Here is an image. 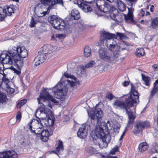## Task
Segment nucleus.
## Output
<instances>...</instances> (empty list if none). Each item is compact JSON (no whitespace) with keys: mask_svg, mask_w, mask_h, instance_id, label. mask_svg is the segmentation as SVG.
I'll return each instance as SVG.
<instances>
[{"mask_svg":"<svg viewBox=\"0 0 158 158\" xmlns=\"http://www.w3.org/2000/svg\"><path fill=\"white\" fill-rule=\"evenodd\" d=\"M93 110L91 111L90 113L88 111V113L91 118L92 123L96 125L95 130V135L98 139L102 140L103 144L99 143L98 145L102 148H106L107 146L108 143L110 141V135L105 133V131H107L109 129L106 123H101L103 114L102 111L100 108H98L96 106Z\"/></svg>","mask_w":158,"mask_h":158,"instance_id":"f257e3e1","label":"nucleus"},{"mask_svg":"<svg viewBox=\"0 0 158 158\" xmlns=\"http://www.w3.org/2000/svg\"><path fill=\"white\" fill-rule=\"evenodd\" d=\"M39 97L37 100L39 104H40V106L36 110V115L37 114H44L48 119L51 120V125H53L55 119L52 114V112L50 110L52 108V103L51 102L56 103L57 102L56 100L50 95L45 88L42 89V93H40Z\"/></svg>","mask_w":158,"mask_h":158,"instance_id":"f03ea898","label":"nucleus"},{"mask_svg":"<svg viewBox=\"0 0 158 158\" xmlns=\"http://www.w3.org/2000/svg\"><path fill=\"white\" fill-rule=\"evenodd\" d=\"M137 103V101L134 100L133 98L130 96L128 98H126L124 101L119 100H116L114 103L113 105L116 108H118L125 110L129 118V121L127 127L131 129L132 127L134 119L135 118L132 111L128 110L132 107H134L135 104Z\"/></svg>","mask_w":158,"mask_h":158,"instance_id":"7ed1b4c3","label":"nucleus"},{"mask_svg":"<svg viewBox=\"0 0 158 158\" xmlns=\"http://www.w3.org/2000/svg\"><path fill=\"white\" fill-rule=\"evenodd\" d=\"M17 49L14 47L12 49L8 51L3 52L0 55V59L3 63L11 64H14L18 69H20L23 65V59L18 56Z\"/></svg>","mask_w":158,"mask_h":158,"instance_id":"20e7f679","label":"nucleus"},{"mask_svg":"<svg viewBox=\"0 0 158 158\" xmlns=\"http://www.w3.org/2000/svg\"><path fill=\"white\" fill-rule=\"evenodd\" d=\"M40 3L38 4L35 7L37 16L42 17L49 13L50 10L53 8L54 6L57 3L63 5L62 0H39Z\"/></svg>","mask_w":158,"mask_h":158,"instance_id":"39448f33","label":"nucleus"},{"mask_svg":"<svg viewBox=\"0 0 158 158\" xmlns=\"http://www.w3.org/2000/svg\"><path fill=\"white\" fill-rule=\"evenodd\" d=\"M48 21L55 28L64 30L66 32H69V25L57 16L53 15L49 16Z\"/></svg>","mask_w":158,"mask_h":158,"instance_id":"423d86ee","label":"nucleus"},{"mask_svg":"<svg viewBox=\"0 0 158 158\" xmlns=\"http://www.w3.org/2000/svg\"><path fill=\"white\" fill-rule=\"evenodd\" d=\"M117 36L119 37L121 39H124L126 35L124 34L117 32L116 35L114 34H111L109 32L104 31L103 32L100 37V40L101 42L106 40L105 44L106 45H116V42L113 39H116Z\"/></svg>","mask_w":158,"mask_h":158,"instance_id":"0eeeda50","label":"nucleus"},{"mask_svg":"<svg viewBox=\"0 0 158 158\" xmlns=\"http://www.w3.org/2000/svg\"><path fill=\"white\" fill-rule=\"evenodd\" d=\"M55 88L57 90L54 92V94L56 98L58 99L63 98L66 95L68 91L67 87L65 86H64L60 83L57 84Z\"/></svg>","mask_w":158,"mask_h":158,"instance_id":"6e6552de","label":"nucleus"},{"mask_svg":"<svg viewBox=\"0 0 158 158\" xmlns=\"http://www.w3.org/2000/svg\"><path fill=\"white\" fill-rule=\"evenodd\" d=\"M98 56L100 59L107 62L114 60V59L111 54L109 53L107 49L101 47L98 51Z\"/></svg>","mask_w":158,"mask_h":158,"instance_id":"1a4fd4ad","label":"nucleus"},{"mask_svg":"<svg viewBox=\"0 0 158 158\" xmlns=\"http://www.w3.org/2000/svg\"><path fill=\"white\" fill-rule=\"evenodd\" d=\"M96 4L97 7L101 12L107 13L110 11V4L104 0H97Z\"/></svg>","mask_w":158,"mask_h":158,"instance_id":"9d476101","label":"nucleus"},{"mask_svg":"<svg viewBox=\"0 0 158 158\" xmlns=\"http://www.w3.org/2000/svg\"><path fill=\"white\" fill-rule=\"evenodd\" d=\"M90 129V125L88 124H83L78 129L77 132V136L83 139L87 136L88 131Z\"/></svg>","mask_w":158,"mask_h":158,"instance_id":"9b49d317","label":"nucleus"},{"mask_svg":"<svg viewBox=\"0 0 158 158\" xmlns=\"http://www.w3.org/2000/svg\"><path fill=\"white\" fill-rule=\"evenodd\" d=\"M128 12L127 14L124 15L125 21L127 23L135 24V22L133 19V12L134 10V9L131 7L130 8L128 7Z\"/></svg>","mask_w":158,"mask_h":158,"instance_id":"f8f14e48","label":"nucleus"},{"mask_svg":"<svg viewBox=\"0 0 158 158\" xmlns=\"http://www.w3.org/2000/svg\"><path fill=\"white\" fill-rule=\"evenodd\" d=\"M16 152L13 150L9 151L0 153V158H17Z\"/></svg>","mask_w":158,"mask_h":158,"instance_id":"ddd939ff","label":"nucleus"},{"mask_svg":"<svg viewBox=\"0 0 158 158\" xmlns=\"http://www.w3.org/2000/svg\"><path fill=\"white\" fill-rule=\"evenodd\" d=\"M75 4H77L84 12H89L92 11V8L88 4L84 2H81V1H76L74 2Z\"/></svg>","mask_w":158,"mask_h":158,"instance_id":"4468645a","label":"nucleus"},{"mask_svg":"<svg viewBox=\"0 0 158 158\" xmlns=\"http://www.w3.org/2000/svg\"><path fill=\"white\" fill-rule=\"evenodd\" d=\"M136 131L140 132L145 127H148L150 126L149 123L147 121L140 122L136 124Z\"/></svg>","mask_w":158,"mask_h":158,"instance_id":"2eb2a0df","label":"nucleus"},{"mask_svg":"<svg viewBox=\"0 0 158 158\" xmlns=\"http://www.w3.org/2000/svg\"><path fill=\"white\" fill-rule=\"evenodd\" d=\"M53 133V131L51 130L49 132L48 130H43V131H41V133L40 134L41 138L42 140L44 142L47 141L48 139V137L49 135H52Z\"/></svg>","mask_w":158,"mask_h":158,"instance_id":"dca6fc26","label":"nucleus"},{"mask_svg":"<svg viewBox=\"0 0 158 158\" xmlns=\"http://www.w3.org/2000/svg\"><path fill=\"white\" fill-rule=\"evenodd\" d=\"M18 50L17 54L22 58L26 57L28 54V51L24 47H16Z\"/></svg>","mask_w":158,"mask_h":158,"instance_id":"f3484780","label":"nucleus"},{"mask_svg":"<svg viewBox=\"0 0 158 158\" xmlns=\"http://www.w3.org/2000/svg\"><path fill=\"white\" fill-rule=\"evenodd\" d=\"M46 59V56L41 53L35 58L34 60L35 65H38L44 62Z\"/></svg>","mask_w":158,"mask_h":158,"instance_id":"a211bd4d","label":"nucleus"},{"mask_svg":"<svg viewBox=\"0 0 158 158\" xmlns=\"http://www.w3.org/2000/svg\"><path fill=\"white\" fill-rule=\"evenodd\" d=\"M40 114H37L36 115H35L36 118H38V120H36V121L37 122V125H40V126L38 127L35 130L33 131V133H35L36 134L40 135L41 133V131H43V130L42 129L43 126L41 122V121L40 118H39L37 115H40ZM35 115H36L35 114Z\"/></svg>","mask_w":158,"mask_h":158,"instance_id":"6ab92c4d","label":"nucleus"},{"mask_svg":"<svg viewBox=\"0 0 158 158\" xmlns=\"http://www.w3.org/2000/svg\"><path fill=\"white\" fill-rule=\"evenodd\" d=\"M158 90V79L156 80L154 83V87L151 92L150 95L149 96V100L152 99V97L155 95Z\"/></svg>","mask_w":158,"mask_h":158,"instance_id":"aec40b11","label":"nucleus"},{"mask_svg":"<svg viewBox=\"0 0 158 158\" xmlns=\"http://www.w3.org/2000/svg\"><path fill=\"white\" fill-rule=\"evenodd\" d=\"M50 47V45H44L40 48L39 52L44 55H46L48 53H50L51 52V51L49 49Z\"/></svg>","mask_w":158,"mask_h":158,"instance_id":"412c9836","label":"nucleus"},{"mask_svg":"<svg viewBox=\"0 0 158 158\" xmlns=\"http://www.w3.org/2000/svg\"><path fill=\"white\" fill-rule=\"evenodd\" d=\"M131 92L133 94V95L134 96V98H135V99H134V98H133L134 100L137 101V102H139V100H138V99L139 98V94L138 93L137 90H136L135 88L133 87V86H132L131 89ZM131 96L133 98V96H132V95L131 94L130 95L128 96V98L129 97Z\"/></svg>","mask_w":158,"mask_h":158,"instance_id":"4be33fe9","label":"nucleus"},{"mask_svg":"<svg viewBox=\"0 0 158 158\" xmlns=\"http://www.w3.org/2000/svg\"><path fill=\"white\" fill-rule=\"evenodd\" d=\"M116 3L118 5V9L121 11L123 12L126 9V5L122 1L120 0H117Z\"/></svg>","mask_w":158,"mask_h":158,"instance_id":"5701e85b","label":"nucleus"},{"mask_svg":"<svg viewBox=\"0 0 158 158\" xmlns=\"http://www.w3.org/2000/svg\"><path fill=\"white\" fill-rule=\"evenodd\" d=\"M148 148V145L145 142L140 143L138 149L139 151L143 152L145 151Z\"/></svg>","mask_w":158,"mask_h":158,"instance_id":"b1692460","label":"nucleus"},{"mask_svg":"<svg viewBox=\"0 0 158 158\" xmlns=\"http://www.w3.org/2000/svg\"><path fill=\"white\" fill-rule=\"evenodd\" d=\"M4 13L6 15L10 16L12 13L14 12V10L12 7L8 6H5L4 7Z\"/></svg>","mask_w":158,"mask_h":158,"instance_id":"393cba45","label":"nucleus"},{"mask_svg":"<svg viewBox=\"0 0 158 158\" xmlns=\"http://www.w3.org/2000/svg\"><path fill=\"white\" fill-rule=\"evenodd\" d=\"M129 45V43L128 42H123L120 45H117V48L118 50H123L124 49L127 50V46Z\"/></svg>","mask_w":158,"mask_h":158,"instance_id":"a878e982","label":"nucleus"},{"mask_svg":"<svg viewBox=\"0 0 158 158\" xmlns=\"http://www.w3.org/2000/svg\"><path fill=\"white\" fill-rule=\"evenodd\" d=\"M71 16L75 20H77L80 18V15L77 10H73L71 12Z\"/></svg>","mask_w":158,"mask_h":158,"instance_id":"bb28decb","label":"nucleus"},{"mask_svg":"<svg viewBox=\"0 0 158 158\" xmlns=\"http://www.w3.org/2000/svg\"><path fill=\"white\" fill-rule=\"evenodd\" d=\"M142 79L144 81V84L148 86H149L150 85V81H151L150 78L148 77L145 76L143 73L141 74Z\"/></svg>","mask_w":158,"mask_h":158,"instance_id":"cd10ccee","label":"nucleus"},{"mask_svg":"<svg viewBox=\"0 0 158 158\" xmlns=\"http://www.w3.org/2000/svg\"><path fill=\"white\" fill-rule=\"evenodd\" d=\"M151 27L154 29L158 27V17H156L152 20Z\"/></svg>","mask_w":158,"mask_h":158,"instance_id":"c85d7f7f","label":"nucleus"},{"mask_svg":"<svg viewBox=\"0 0 158 158\" xmlns=\"http://www.w3.org/2000/svg\"><path fill=\"white\" fill-rule=\"evenodd\" d=\"M7 100V98L6 94L0 91V103L3 104L6 102Z\"/></svg>","mask_w":158,"mask_h":158,"instance_id":"c756f323","label":"nucleus"},{"mask_svg":"<svg viewBox=\"0 0 158 158\" xmlns=\"http://www.w3.org/2000/svg\"><path fill=\"white\" fill-rule=\"evenodd\" d=\"M135 54L139 57L143 56L144 54V51L143 48H140L137 49L135 53Z\"/></svg>","mask_w":158,"mask_h":158,"instance_id":"7c9ffc66","label":"nucleus"},{"mask_svg":"<svg viewBox=\"0 0 158 158\" xmlns=\"http://www.w3.org/2000/svg\"><path fill=\"white\" fill-rule=\"evenodd\" d=\"M91 49L89 47H86L84 49V54L86 57L90 56L91 55Z\"/></svg>","mask_w":158,"mask_h":158,"instance_id":"2f4dec72","label":"nucleus"},{"mask_svg":"<svg viewBox=\"0 0 158 158\" xmlns=\"http://www.w3.org/2000/svg\"><path fill=\"white\" fill-rule=\"evenodd\" d=\"M151 149L152 152H158V145L156 143H153Z\"/></svg>","mask_w":158,"mask_h":158,"instance_id":"473e14b6","label":"nucleus"},{"mask_svg":"<svg viewBox=\"0 0 158 158\" xmlns=\"http://www.w3.org/2000/svg\"><path fill=\"white\" fill-rule=\"evenodd\" d=\"M56 151L59 152L60 151H63V143L61 141L59 140L58 146L56 148Z\"/></svg>","mask_w":158,"mask_h":158,"instance_id":"72a5a7b5","label":"nucleus"},{"mask_svg":"<svg viewBox=\"0 0 158 158\" xmlns=\"http://www.w3.org/2000/svg\"><path fill=\"white\" fill-rule=\"evenodd\" d=\"M27 101V99H23L19 101L17 105V108H20L21 106L26 103Z\"/></svg>","mask_w":158,"mask_h":158,"instance_id":"f704fd0d","label":"nucleus"},{"mask_svg":"<svg viewBox=\"0 0 158 158\" xmlns=\"http://www.w3.org/2000/svg\"><path fill=\"white\" fill-rule=\"evenodd\" d=\"M10 83V81L8 79L4 77L2 78V84L5 85L6 87H9V86Z\"/></svg>","mask_w":158,"mask_h":158,"instance_id":"c9c22d12","label":"nucleus"},{"mask_svg":"<svg viewBox=\"0 0 158 158\" xmlns=\"http://www.w3.org/2000/svg\"><path fill=\"white\" fill-rule=\"evenodd\" d=\"M128 5L131 6L135 4L137 0H125Z\"/></svg>","mask_w":158,"mask_h":158,"instance_id":"e433bc0d","label":"nucleus"},{"mask_svg":"<svg viewBox=\"0 0 158 158\" xmlns=\"http://www.w3.org/2000/svg\"><path fill=\"white\" fill-rule=\"evenodd\" d=\"M37 23L36 20H35L33 16H31V18L30 21V24L29 26L31 27H33L35 26V25Z\"/></svg>","mask_w":158,"mask_h":158,"instance_id":"4c0bfd02","label":"nucleus"},{"mask_svg":"<svg viewBox=\"0 0 158 158\" xmlns=\"http://www.w3.org/2000/svg\"><path fill=\"white\" fill-rule=\"evenodd\" d=\"M64 76L67 78H70L73 79L75 81H76L77 80V78L73 76L70 75L66 73H64Z\"/></svg>","mask_w":158,"mask_h":158,"instance_id":"58836bf2","label":"nucleus"},{"mask_svg":"<svg viewBox=\"0 0 158 158\" xmlns=\"http://www.w3.org/2000/svg\"><path fill=\"white\" fill-rule=\"evenodd\" d=\"M118 148L116 146L110 150V153L113 155L116 152L118 151Z\"/></svg>","mask_w":158,"mask_h":158,"instance_id":"ea45409f","label":"nucleus"},{"mask_svg":"<svg viewBox=\"0 0 158 158\" xmlns=\"http://www.w3.org/2000/svg\"><path fill=\"white\" fill-rule=\"evenodd\" d=\"M6 91L8 93L12 94L15 91V89L13 88L10 87V86H9V87H6Z\"/></svg>","mask_w":158,"mask_h":158,"instance_id":"a19ab883","label":"nucleus"},{"mask_svg":"<svg viewBox=\"0 0 158 158\" xmlns=\"http://www.w3.org/2000/svg\"><path fill=\"white\" fill-rule=\"evenodd\" d=\"M95 63L94 61L92 60L85 65L86 68H87L93 67L94 64Z\"/></svg>","mask_w":158,"mask_h":158,"instance_id":"79ce46f5","label":"nucleus"},{"mask_svg":"<svg viewBox=\"0 0 158 158\" xmlns=\"http://www.w3.org/2000/svg\"><path fill=\"white\" fill-rule=\"evenodd\" d=\"M0 15H2V16L3 18V17H5L6 16V15L4 13V8H3L0 7ZM0 20H1V19H0Z\"/></svg>","mask_w":158,"mask_h":158,"instance_id":"37998d69","label":"nucleus"},{"mask_svg":"<svg viewBox=\"0 0 158 158\" xmlns=\"http://www.w3.org/2000/svg\"><path fill=\"white\" fill-rule=\"evenodd\" d=\"M118 45V44L116 45H106V47L110 50L112 51L113 50L114 48L117 47V45Z\"/></svg>","mask_w":158,"mask_h":158,"instance_id":"c03bdc74","label":"nucleus"},{"mask_svg":"<svg viewBox=\"0 0 158 158\" xmlns=\"http://www.w3.org/2000/svg\"><path fill=\"white\" fill-rule=\"evenodd\" d=\"M67 84L71 87L74 86L75 85V82L73 81H71L69 80H67L66 81Z\"/></svg>","mask_w":158,"mask_h":158,"instance_id":"a18cd8bd","label":"nucleus"},{"mask_svg":"<svg viewBox=\"0 0 158 158\" xmlns=\"http://www.w3.org/2000/svg\"><path fill=\"white\" fill-rule=\"evenodd\" d=\"M17 120H18L19 121L21 118V113L19 111H18L17 113V114L16 116Z\"/></svg>","mask_w":158,"mask_h":158,"instance_id":"49530a36","label":"nucleus"},{"mask_svg":"<svg viewBox=\"0 0 158 158\" xmlns=\"http://www.w3.org/2000/svg\"><path fill=\"white\" fill-rule=\"evenodd\" d=\"M4 69V66L3 63L0 60V73H2L1 71L3 72L2 71Z\"/></svg>","mask_w":158,"mask_h":158,"instance_id":"de8ad7c7","label":"nucleus"},{"mask_svg":"<svg viewBox=\"0 0 158 158\" xmlns=\"http://www.w3.org/2000/svg\"><path fill=\"white\" fill-rule=\"evenodd\" d=\"M113 97L112 94L111 93H110L109 94L107 95L106 97L109 100H111L113 99Z\"/></svg>","mask_w":158,"mask_h":158,"instance_id":"09e8293b","label":"nucleus"},{"mask_svg":"<svg viewBox=\"0 0 158 158\" xmlns=\"http://www.w3.org/2000/svg\"><path fill=\"white\" fill-rule=\"evenodd\" d=\"M20 70V69H19V70H18L16 69H15L14 70V71L15 73H16L17 75H19L21 73Z\"/></svg>","mask_w":158,"mask_h":158,"instance_id":"8fccbe9b","label":"nucleus"},{"mask_svg":"<svg viewBox=\"0 0 158 158\" xmlns=\"http://www.w3.org/2000/svg\"><path fill=\"white\" fill-rule=\"evenodd\" d=\"M87 3H92L94 2L95 0H85L84 1Z\"/></svg>","mask_w":158,"mask_h":158,"instance_id":"3c124183","label":"nucleus"},{"mask_svg":"<svg viewBox=\"0 0 158 158\" xmlns=\"http://www.w3.org/2000/svg\"><path fill=\"white\" fill-rule=\"evenodd\" d=\"M103 158H117L116 156H107L103 157Z\"/></svg>","mask_w":158,"mask_h":158,"instance_id":"603ef678","label":"nucleus"},{"mask_svg":"<svg viewBox=\"0 0 158 158\" xmlns=\"http://www.w3.org/2000/svg\"><path fill=\"white\" fill-rule=\"evenodd\" d=\"M129 83L128 82L125 81H124V82L123 83V85L124 86H127V85H129Z\"/></svg>","mask_w":158,"mask_h":158,"instance_id":"864d4df0","label":"nucleus"},{"mask_svg":"<svg viewBox=\"0 0 158 158\" xmlns=\"http://www.w3.org/2000/svg\"><path fill=\"white\" fill-rule=\"evenodd\" d=\"M154 6L153 5L151 6L150 10V11L152 12H153L154 11Z\"/></svg>","mask_w":158,"mask_h":158,"instance_id":"5fc2aeb1","label":"nucleus"},{"mask_svg":"<svg viewBox=\"0 0 158 158\" xmlns=\"http://www.w3.org/2000/svg\"><path fill=\"white\" fill-rule=\"evenodd\" d=\"M152 68L154 69H156L157 68V65L156 64H154L152 66Z\"/></svg>","mask_w":158,"mask_h":158,"instance_id":"6e6d98bb","label":"nucleus"},{"mask_svg":"<svg viewBox=\"0 0 158 158\" xmlns=\"http://www.w3.org/2000/svg\"><path fill=\"white\" fill-rule=\"evenodd\" d=\"M56 37L57 38H61L63 37V35L59 34L58 35H56Z\"/></svg>","mask_w":158,"mask_h":158,"instance_id":"4d7b16f0","label":"nucleus"},{"mask_svg":"<svg viewBox=\"0 0 158 158\" xmlns=\"http://www.w3.org/2000/svg\"><path fill=\"white\" fill-rule=\"evenodd\" d=\"M80 67H81V69L83 70H84L86 68L85 65V66H80Z\"/></svg>","mask_w":158,"mask_h":158,"instance_id":"13d9d810","label":"nucleus"},{"mask_svg":"<svg viewBox=\"0 0 158 158\" xmlns=\"http://www.w3.org/2000/svg\"><path fill=\"white\" fill-rule=\"evenodd\" d=\"M2 15H0V19L1 18V20H0V21H3L4 20V19L5 18V17H3V18H2L3 17L2 16Z\"/></svg>","mask_w":158,"mask_h":158,"instance_id":"bf43d9fd","label":"nucleus"},{"mask_svg":"<svg viewBox=\"0 0 158 158\" xmlns=\"http://www.w3.org/2000/svg\"><path fill=\"white\" fill-rule=\"evenodd\" d=\"M51 40H55V38L54 35H52L51 36Z\"/></svg>","mask_w":158,"mask_h":158,"instance_id":"052dcab7","label":"nucleus"},{"mask_svg":"<svg viewBox=\"0 0 158 158\" xmlns=\"http://www.w3.org/2000/svg\"><path fill=\"white\" fill-rule=\"evenodd\" d=\"M29 129L31 131L33 132V131H34V130H33V129H32V126H30V127H29Z\"/></svg>","mask_w":158,"mask_h":158,"instance_id":"680f3d73","label":"nucleus"},{"mask_svg":"<svg viewBox=\"0 0 158 158\" xmlns=\"http://www.w3.org/2000/svg\"><path fill=\"white\" fill-rule=\"evenodd\" d=\"M126 129H125L124 131L123 132V133L122 135H123V136H124L125 135V134L126 133Z\"/></svg>","mask_w":158,"mask_h":158,"instance_id":"e2e57ef3","label":"nucleus"},{"mask_svg":"<svg viewBox=\"0 0 158 158\" xmlns=\"http://www.w3.org/2000/svg\"><path fill=\"white\" fill-rule=\"evenodd\" d=\"M107 1H109L110 2H113L114 0H106Z\"/></svg>","mask_w":158,"mask_h":158,"instance_id":"0e129e2a","label":"nucleus"},{"mask_svg":"<svg viewBox=\"0 0 158 158\" xmlns=\"http://www.w3.org/2000/svg\"><path fill=\"white\" fill-rule=\"evenodd\" d=\"M123 135H121V137H120V138L119 139V140H122V139H123Z\"/></svg>","mask_w":158,"mask_h":158,"instance_id":"69168bd1","label":"nucleus"},{"mask_svg":"<svg viewBox=\"0 0 158 158\" xmlns=\"http://www.w3.org/2000/svg\"><path fill=\"white\" fill-rule=\"evenodd\" d=\"M70 1H72L74 4H75L74 2L76 1H78V0H69Z\"/></svg>","mask_w":158,"mask_h":158,"instance_id":"338daca9","label":"nucleus"},{"mask_svg":"<svg viewBox=\"0 0 158 158\" xmlns=\"http://www.w3.org/2000/svg\"><path fill=\"white\" fill-rule=\"evenodd\" d=\"M150 14V13L149 12L147 11L146 15H149Z\"/></svg>","mask_w":158,"mask_h":158,"instance_id":"774afa93","label":"nucleus"}]
</instances>
